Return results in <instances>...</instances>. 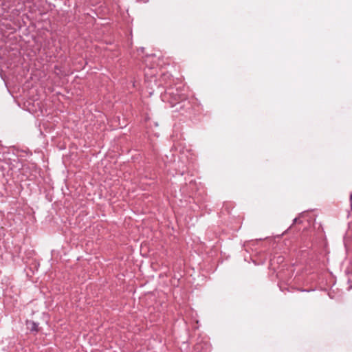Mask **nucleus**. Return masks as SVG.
<instances>
[{
	"instance_id": "20e7f679",
	"label": "nucleus",
	"mask_w": 352,
	"mask_h": 352,
	"mask_svg": "<svg viewBox=\"0 0 352 352\" xmlns=\"http://www.w3.org/2000/svg\"><path fill=\"white\" fill-rule=\"evenodd\" d=\"M351 200L352 201V194L350 196Z\"/></svg>"
},
{
	"instance_id": "f257e3e1",
	"label": "nucleus",
	"mask_w": 352,
	"mask_h": 352,
	"mask_svg": "<svg viewBox=\"0 0 352 352\" xmlns=\"http://www.w3.org/2000/svg\"><path fill=\"white\" fill-rule=\"evenodd\" d=\"M163 97V100H168L172 107L186 100V96L179 94L177 89H174L173 88H168Z\"/></svg>"
},
{
	"instance_id": "f03ea898",
	"label": "nucleus",
	"mask_w": 352,
	"mask_h": 352,
	"mask_svg": "<svg viewBox=\"0 0 352 352\" xmlns=\"http://www.w3.org/2000/svg\"><path fill=\"white\" fill-rule=\"evenodd\" d=\"M30 324V329L32 331H36L37 332L38 331V323L35 322H30L29 323Z\"/></svg>"
},
{
	"instance_id": "7ed1b4c3",
	"label": "nucleus",
	"mask_w": 352,
	"mask_h": 352,
	"mask_svg": "<svg viewBox=\"0 0 352 352\" xmlns=\"http://www.w3.org/2000/svg\"><path fill=\"white\" fill-rule=\"evenodd\" d=\"M301 223V221H300L299 218H297L296 217L294 221H293V223Z\"/></svg>"
}]
</instances>
